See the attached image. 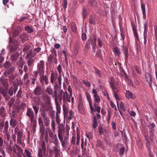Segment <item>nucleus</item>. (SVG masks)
Returning <instances> with one entry per match:
<instances>
[{
    "mask_svg": "<svg viewBox=\"0 0 157 157\" xmlns=\"http://www.w3.org/2000/svg\"><path fill=\"white\" fill-rule=\"evenodd\" d=\"M64 128L58 129V136L59 138L63 136L64 134Z\"/></svg>",
    "mask_w": 157,
    "mask_h": 157,
    "instance_id": "13d9d810",
    "label": "nucleus"
},
{
    "mask_svg": "<svg viewBox=\"0 0 157 157\" xmlns=\"http://www.w3.org/2000/svg\"><path fill=\"white\" fill-rule=\"evenodd\" d=\"M71 29L74 33H76L77 32V29L76 25L74 23H71Z\"/></svg>",
    "mask_w": 157,
    "mask_h": 157,
    "instance_id": "bf43d9fd",
    "label": "nucleus"
},
{
    "mask_svg": "<svg viewBox=\"0 0 157 157\" xmlns=\"http://www.w3.org/2000/svg\"><path fill=\"white\" fill-rule=\"evenodd\" d=\"M133 95L132 93L129 90L127 91L125 93L126 97L128 99L132 98Z\"/></svg>",
    "mask_w": 157,
    "mask_h": 157,
    "instance_id": "6e6d98bb",
    "label": "nucleus"
},
{
    "mask_svg": "<svg viewBox=\"0 0 157 157\" xmlns=\"http://www.w3.org/2000/svg\"><path fill=\"white\" fill-rule=\"evenodd\" d=\"M49 111V116L52 120L55 117V111L52 109V108Z\"/></svg>",
    "mask_w": 157,
    "mask_h": 157,
    "instance_id": "a18cd8bd",
    "label": "nucleus"
},
{
    "mask_svg": "<svg viewBox=\"0 0 157 157\" xmlns=\"http://www.w3.org/2000/svg\"><path fill=\"white\" fill-rule=\"evenodd\" d=\"M78 128H77V141L76 144L77 145H79L80 137V132L78 130Z\"/></svg>",
    "mask_w": 157,
    "mask_h": 157,
    "instance_id": "49530a36",
    "label": "nucleus"
},
{
    "mask_svg": "<svg viewBox=\"0 0 157 157\" xmlns=\"http://www.w3.org/2000/svg\"><path fill=\"white\" fill-rule=\"evenodd\" d=\"M28 59L27 61V63L28 66L30 68L33 67L34 64V60L32 58H27Z\"/></svg>",
    "mask_w": 157,
    "mask_h": 157,
    "instance_id": "c9c22d12",
    "label": "nucleus"
},
{
    "mask_svg": "<svg viewBox=\"0 0 157 157\" xmlns=\"http://www.w3.org/2000/svg\"><path fill=\"white\" fill-rule=\"evenodd\" d=\"M27 109L26 114L27 116L29 117L30 121L35 119L34 112L32 109L27 107Z\"/></svg>",
    "mask_w": 157,
    "mask_h": 157,
    "instance_id": "9b49d317",
    "label": "nucleus"
},
{
    "mask_svg": "<svg viewBox=\"0 0 157 157\" xmlns=\"http://www.w3.org/2000/svg\"><path fill=\"white\" fill-rule=\"evenodd\" d=\"M14 133L17 135V144L19 145H21L22 146L25 145L24 141L25 139V136L22 130H19L18 127H16L14 128Z\"/></svg>",
    "mask_w": 157,
    "mask_h": 157,
    "instance_id": "f257e3e1",
    "label": "nucleus"
},
{
    "mask_svg": "<svg viewBox=\"0 0 157 157\" xmlns=\"http://www.w3.org/2000/svg\"><path fill=\"white\" fill-rule=\"evenodd\" d=\"M143 136L145 138V140L146 141V144H147L148 143H149V142L148 140V133L147 131H144L143 132Z\"/></svg>",
    "mask_w": 157,
    "mask_h": 157,
    "instance_id": "a19ab883",
    "label": "nucleus"
},
{
    "mask_svg": "<svg viewBox=\"0 0 157 157\" xmlns=\"http://www.w3.org/2000/svg\"><path fill=\"white\" fill-rule=\"evenodd\" d=\"M9 40L8 48L10 52H13L15 51L17 49L20 43L17 40L13 39L10 36L9 37Z\"/></svg>",
    "mask_w": 157,
    "mask_h": 157,
    "instance_id": "f03ea898",
    "label": "nucleus"
},
{
    "mask_svg": "<svg viewBox=\"0 0 157 157\" xmlns=\"http://www.w3.org/2000/svg\"><path fill=\"white\" fill-rule=\"evenodd\" d=\"M48 75L44 74L39 75V80L40 83L42 86L48 85L49 83V81L48 78Z\"/></svg>",
    "mask_w": 157,
    "mask_h": 157,
    "instance_id": "6e6552de",
    "label": "nucleus"
},
{
    "mask_svg": "<svg viewBox=\"0 0 157 157\" xmlns=\"http://www.w3.org/2000/svg\"><path fill=\"white\" fill-rule=\"evenodd\" d=\"M31 122L32 124V129L34 132H36V119L30 121Z\"/></svg>",
    "mask_w": 157,
    "mask_h": 157,
    "instance_id": "c03bdc74",
    "label": "nucleus"
},
{
    "mask_svg": "<svg viewBox=\"0 0 157 157\" xmlns=\"http://www.w3.org/2000/svg\"><path fill=\"white\" fill-rule=\"evenodd\" d=\"M20 27H18V28L15 29L14 31L13 32L12 36L13 37H15L17 35H18L20 33Z\"/></svg>",
    "mask_w": 157,
    "mask_h": 157,
    "instance_id": "79ce46f5",
    "label": "nucleus"
},
{
    "mask_svg": "<svg viewBox=\"0 0 157 157\" xmlns=\"http://www.w3.org/2000/svg\"><path fill=\"white\" fill-rule=\"evenodd\" d=\"M82 13L83 19L85 18L87 14V8L84 6H82Z\"/></svg>",
    "mask_w": 157,
    "mask_h": 157,
    "instance_id": "58836bf2",
    "label": "nucleus"
},
{
    "mask_svg": "<svg viewBox=\"0 0 157 157\" xmlns=\"http://www.w3.org/2000/svg\"><path fill=\"white\" fill-rule=\"evenodd\" d=\"M113 51L115 56H117L120 57L121 54V52L119 48L117 47H114L113 49Z\"/></svg>",
    "mask_w": 157,
    "mask_h": 157,
    "instance_id": "2f4dec72",
    "label": "nucleus"
},
{
    "mask_svg": "<svg viewBox=\"0 0 157 157\" xmlns=\"http://www.w3.org/2000/svg\"><path fill=\"white\" fill-rule=\"evenodd\" d=\"M123 49L125 56V58L126 59L128 58V48L126 47L123 46Z\"/></svg>",
    "mask_w": 157,
    "mask_h": 157,
    "instance_id": "37998d69",
    "label": "nucleus"
},
{
    "mask_svg": "<svg viewBox=\"0 0 157 157\" xmlns=\"http://www.w3.org/2000/svg\"><path fill=\"white\" fill-rule=\"evenodd\" d=\"M20 55V54L17 52L12 53L10 57L11 61L13 62L17 61Z\"/></svg>",
    "mask_w": 157,
    "mask_h": 157,
    "instance_id": "a211bd4d",
    "label": "nucleus"
},
{
    "mask_svg": "<svg viewBox=\"0 0 157 157\" xmlns=\"http://www.w3.org/2000/svg\"><path fill=\"white\" fill-rule=\"evenodd\" d=\"M78 108V109L81 113H83L84 109L82 101L81 98L79 99Z\"/></svg>",
    "mask_w": 157,
    "mask_h": 157,
    "instance_id": "aec40b11",
    "label": "nucleus"
},
{
    "mask_svg": "<svg viewBox=\"0 0 157 157\" xmlns=\"http://www.w3.org/2000/svg\"><path fill=\"white\" fill-rule=\"evenodd\" d=\"M96 39L97 37L95 36H94L93 39L92 38L89 39L90 40V44H91L92 46L93 50L94 51V52H95V50L96 47Z\"/></svg>",
    "mask_w": 157,
    "mask_h": 157,
    "instance_id": "412c9836",
    "label": "nucleus"
},
{
    "mask_svg": "<svg viewBox=\"0 0 157 157\" xmlns=\"http://www.w3.org/2000/svg\"><path fill=\"white\" fill-rule=\"evenodd\" d=\"M93 122L94 123V124H93V128L94 129L96 128L97 126L98 121L95 116H94L93 117Z\"/></svg>",
    "mask_w": 157,
    "mask_h": 157,
    "instance_id": "4d7b16f0",
    "label": "nucleus"
},
{
    "mask_svg": "<svg viewBox=\"0 0 157 157\" xmlns=\"http://www.w3.org/2000/svg\"><path fill=\"white\" fill-rule=\"evenodd\" d=\"M23 66V62L21 61H18L16 65V66L17 67H20L22 68Z\"/></svg>",
    "mask_w": 157,
    "mask_h": 157,
    "instance_id": "680f3d73",
    "label": "nucleus"
},
{
    "mask_svg": "<svg viewBox=\"0 0 157 157\" xmlns=\"http://www.w3.org/2000/svg\"><path fill=\"white\" fill-rule=\"evenodd\" d=\"M58 74L55 73L53 72H52L50 76V82L52 84H54L56 80Z\"/></svg>",
    "mask_w": 157,
    "mask_h": 157,
    "instance_id": "4be33fe9",
    "label": "nucleus"
},
{
    "mask_svg": "<svg viewBox=\"0 0 157 157\" xmlns=\"http://www.w3.org/2000/svg\"><path fill=\"white\" fill-rule=\"evenodd\" d=\"M3 67L7 69V70L5 72V74H6V75L13 73L16 69V67H14L13 63L9 61L6 62L4 64Z\"/></svg>",
    "mask_w": 157,
    "mask_h": 157,
    "instance_id": "7ed1b4c3",
    "label": "nucleus"
},
{
    "mask_svg": "<svg viewBox=\"0 0 157 157\" xmlns=\"http://www.w3.org/2000/svg\"><path fill=\"white\" fill-rule=\"evenodd\" d=\"M20 38L22 41H25L27 40L29 38V36L26 33H24L20 35Z\"/></svg>",
    "mask_w": 157,
    "mask_h": 157,
    "instance_id": "72a5a7b5",
    "label": "nucleus"
},
{
    "mask_svg": "<svg viewBox=\"0 0 157 157\" xmlns=\"http://www.w3.org/2000/svg\"><path fill=\"white\" fill-rule=\"evenodd\" d=\"M79 48L74 47V49L73 51V55L75 56L78 54Z\"/></svg>",
    "mask_w": 157,
    "mask_h": 157,
    "instance_id": "774afa93",
    "label": "nucleus"
},
{
    "mask_svg": "<svg viewBox=\"0 0 157 157\" xmlns=\"http://www.w3.org/2000/svg\"><path fill=\"white\" fill-rule=\"evenodd\" d=\"M45 91L48 94L52 96L53 98L54 97L53 89L51 88L50 86L46 87Z\"/></svg>",
    "mask_w": 157,
    "mask_h": 157,
    "instance_id": "a878e982",
    "label": "nucleus"
},
{
    "mask_svg": "<svg viewBox=\"0 0 157 157\" xmlns=\"http://www.w3.org/2000/svg\"><path fill=\"white\" fill-rule=\"evenodd\" d=\"M145 78L149 86L151 87H152V80L151 75L149 73L146 72L145 74Z\"/></svg>",
    "mask_w": 157,
    "mask_h": 157,
    "instance_id": "ddd939ff",
    "label": "nucleus"
},
{
    "mask_svg": "<svg viewBox=\"0 0 157 157\" xmlns=\"http://www.w3.org/2000/svg\"><path fill=\"white\" fill-rule=\"evenodd\" d=\"M45 131V128L44 125L39 126V133L40 136H42Z\"/></svg>",
    "mask_w": 157,
    "mask_h": 157,
    "instance_id": "8fccbe9b",
    "label": "nucleus"
},
{
    "mask_svg": "<svg viewBox=\"0 0 157 157\" xmlns=\"http://www.w3.org/2000/svg\"><path fill=\"white\" fill-rule=\"evenodd\" d=\"M155 127V124L154 123H150L148 126L150 128L149 132H152L154 131V128Z\"/></svg>",
    "mask_w": 157,
    "mask_h": 157,
    "instance_id": "864d4df0",
    "label": "nucleus"
},
{
    "mask_svg": "<svg viewBox=\"0 0 157 157\" xmlns=\"http://www.w3.org/2000/svg\"><path fill=\"white\" fill-rule=\"evenodd\" d=\"M36 53H33L32 50H30L26 55L25 58H32L34 57L36 55Z\"/></svg>",
    "mask_w": 157,
    "mask_h": 157,
    "instance_id": "e433bc0d",
    "label": "nucleus"
},
{
    "mask_svg": "<svg viewBox=\"0 0 157 157\" xmlns=\"http://www.w3.org/2000/svg\"><path fill=\"white\" fill-rule=\"evenodd\" d=\"M88 5L91 7H95L97 5V2L95 0H88Z\"/></svg>",
    "mask_w": 157,
    "mask_h": 157,
    "instance_id": "f704fd0d",
    "label": "nucleus"
},
{
    "mask_svg": "<svg viewBox=\"0 0 157 157\" xmlns=\"http://www.w3.org/2000/svg\"><path fill=\"white\" fill-rule=\"evenodd\" d=\"M25 29L28 33H31L33 32V26H26L25 27Z\"/></svg>",
    "mask_w": 157,
    "mask_h": 157,
    "instance_id": "4c0bfd02",
    "label": "nucleus"
},
{
    "mask_svg": "<svg viewBox=\"0 0 157 157\" xmlns=\"http://www.w3.org/2000/svg\"><path fill=\"white\" fill-rule=\"evenodd\" d=\"M10 125L11 127L14 128L17 124L18 121L17 120L14 119L12 117H11L10 120Z\"/></svg>",
    "mask_w": 157,
    "mask_h": 157,
    "instance_id": "5701e85b",
    "label": "nucleus"
},
{
    "mask_svg": "<svg viewBox=\"0 0 157 157\" xmlns=\"http://www.w3.org/2000/svg\"><path fill=\"white\" fill-rule=\"evenodd\" d=\"M34 94L37 96L41 95L43 92L42 87L40 85H37L34 90Z\"/></svg>",
    "mask_w": 157,
    "mask_h": 157,
    "instance_id": "4468645a",
    "label": "nucleus"
},
{
    "mask_svg": "<svg viewBox=\"0 0 157 157\" xmlns=\"http://www.w3.org/2000/svg\"><path fill=\"white\" fill-rule=\"evenodd\" d=\"M141 8L142 11L143 18L145 19L146 17L145 5L144 4L141 3Z\"/></svg>",
    "mask_w": 157,
    "mask_h": 157,
    "instance_id": "09e8293b",
    "label": "nucleus"
},
{
    "mask_svg": "<svg viewBox=\"0 0 157 157\" xmlns=\"http://www.w3.org/2000/svg\"><path fill=\"white\" fill-rule=\"evenodd\" d=\"M30 48V46L28 44L25 45L23 49V52H26Z\"/></svg>",
    "mask_w": 157,
    "mask_h": 157,
    "instance_id": "338daca9",
    "label": "nucleus"
},
{
    "mask_svg": "<svg viewBox=\"0 0 157 157\" xmlns=\"http://www.w3.org/2000/svg\"><path fill=\"white\" fill-rule=\"evenodd\" d=\"M92 92L93 94V96L95 101L97 103H99L100 101V99L99 96L97 94V92L96 90L93 89Z\"/></svg>",
    "mask_w": 157,
    "mask_h": 157,
    "instance_id": "dca6fc26",
    "label": "nucleus"
},
{
    "mask_svg": "<svg viewBox=\"0 0 157 157\" xmlns=\"http://www.w3.org/2000/svg\"><path fill=\"white\" fill-rule=\"evenodd\" d=\"M17 89L18 88H17L16 89L15 87L11 86L10 87L8 91L7 90V93L10 96H13V93L14 94H16Z\"/></svg>",
    "mask_w": 157,
    "mask_h": 157,
    "instance_id": "6ab92c4d",
    "label": "nucleus"
},
{
    "mask_svg": "<svg viewBox=\"0 0 157 157\" xmlns=\"http://www.w3.org/2000/svg\"><path fill=\"white\" fill-rule=\"evenodd\" d=\"M53 131L50 128L47 127L43 135L40 136V139L42 140L44 139L45 141L48 142L49 140V136L50 137L52 138L53 137Z\"/></svg>",
    "mask_w": 157,
    "mask_h": 157,
    "instance_id": "20e7f679",
    "label": "nucleus"
},
{
    "mask_svg": "<svg viewBox=\"0 0 157 157\" xmlns=\"http://www.w3.org/2000/svg\"><path fill=\"white\" fill-rule=\"evenodd\" d=\"M52 109V106H48L44 104L41 105L40 109V112L41 116L42 117L47 115L46 112L49 111Z\"/></svg>",
    "mask_w": 157,
    "mask_h": 157,
    "instance_id": "39448f33",
    "label": "nucleus"
},
{
    "mask_svg": "<svg viewBox=\"0 0 157 157\" xmlns=\"http://www.w3.org/2000/svg\"><path fill=\"white\" fill-rule=\"evenodd\" d=\"M44 119V124L47 127H49V125L50 123V121L49 118L47 116V115L44 117H42Z\"/></svg>",
    "mask_w": 157,
    "mask_h": 157,
    "instance_id": "cd10ccee",
    "label": "nucleus"
},
{
    "mask_svg": "<svg viewBox=\"0 0 157 157\" xmlns=\"http://www.w3.org/2000/svg\"><path fill=\"white\" fill-rule=\"evenodd\" d=\"M70 97L69 95L66 91L65 92V93L63 95V102L64 104L67 103V102H70Z\"/></svg>",
    "mask_w": 157,
    "mask_h": 157,
    "instance_id": "f3484780",
    "label": "nucleus"
},
{
    "mask_svg": "<svg viewBox=\"0 0 157 157\" xmlns=\"http://www.w3.org/2000/svg\"><path fill=\"white\" fill-rule=\"evenodd\" d=\"M32 106L33 108L34 109V111L36 115H37L38 114V110L39 109V106L37 105H33Z\"/></svg>",
    "mask_w": 157,
    "mask_h": 157,
    "instance_id": "e2e57ef3",
    "label": "nucleus"
},
{
    "mask_svg": "<svg viewBox=\"0 0 157 157\" xmlns=\"http://www.w3.org/2000/svg\"><path fill=\"white\" fill-rule=\"evenodd\" d=\"M51 127L53 133L55 132V126H56V122L54 119L52 120L51 122Z\"/></svg>",
    "mask_w": 157,
    "mask_h": 157,
    "instance_id": "3c124183",
    "label": "nucleus"
},
{
    "mask_svg": "<svg viewBox=\"0 0 157 157\" xmlns=\"http://www.w3.org/2000/svg\"><path fill=\"white\" fill-rule=\"evenodd\" d=\"M58 82H55L54 86V89L58 90H60L61 88V80L62 77L61 76H59L57 78Z\"/></svg>",
    "mask_w": 157,
    "mask_h": 157,
    "instance_id": "f8f14e48",
    "label": "nucleus"
},
{
    "mask_svg": "<svg viewBox=\"0 0 157 157\" xmlns=\"http://www.w3.org/2000/svg\"><path fill=\"white\" fill-rule=\"evenodd\" d=\"M6 114V110L5 107L2 106L0 107V115L2 117H5Z\"/></svg>",
    "mask_w": 157,
    "mask_h": 157,
    "instance_id": "c756f323",
    "label": "nucleus"
},
{
    "mask_svg": "<svg viewBox=\"0 0 157 157\" xmlns=\"http://www.w3.org/2000/svg\"><path fill=\"white\" fill-rule=\"evenodd\" d=\"M90 40L88 39L84 47V51L85 53L88 52L89 49L90 48Z\"/></svg>",
    "mask_w": 157,
    "mask_h": 157,
    "instance_id": "7c9ffc66",
    "label": "nucleus"
},
{
    "mask_svg": "<svg viewBox=\"0 0 157 157\" xmlns=\"http://www.w3.org/2000/svg\"><path fill=\"white\" fill-rule=\"evenodd\" d=\"M10 83H12L13 86L15 87L16 88V89H17V88H18V85L19 84L18 78H17L15 79Z\"/></svg>",
    "mask_w": 157,
    "mask_h": 157,
    "instance_id": "de8ad7c7",
    "label": "nucleus"
},
{
    "mask_svg": "<svg viewBox=\"0 0 157 157\" xmlns=\"http://www.w3.org/2000/svg\"><path fill=\"white\" fill-rule=\"evenodd\" d=\"M56 56L52 54H51L48 58V61L50 63H55L57 64V59Z\"/></svg>",
    "mask_w": 157,
    "mask_h": 157,
    "instance_id": "2eb2a0df",
    "label": "nucleus"
},
{
    "mask_svg": "<svg viewBox=\"0 0 157 157\" xmlns=\"http://www.w3.org/2000/svg\"><path fill=\"white\" fill-rule=\"evenodd\" d=\"M63 110L64 117H67L68 114V108L65 106L64 105L63 106Z\"/></svg>",
    "mask_w": 157,
    "mask_h": 157,
    "instance_id": "603ef678",
    "label": "nucleus"
},
{
    "mask_svg": "<svg viewBox=\"0 0 157 157\" xmlns=\"http://www.w3.org/2000/svg\"><path fill=\"white\" fill-rule=\"evenodd\" d=\"M41 150L43 151L44 154L46 151V147L45 143L44 141L41 142Z\"/></svg>",
    "mask_w": 157,
    "mask_h": 157,
    "instance_id": "052dcab7",
    "label": "nucleus"
},
{
    "mask_svg": "<svg viewBox=\"0 0 157 157\" xmlns=\"http://www.w3.org/2000/svg\"><path fill=\"white\" fill-rule=\"evenodd\" d=\"M42 99L45 105L52 106L51 98L48 94H45L43 95L42 96Z\"/></svg>",
    "mask_w": 157,
    "mask_h": 157,
    "instance_id": "9d476101",
    "label": "nucleus"
},
{
    "mask_svg": "<svg viewBox=\"0 0 157 157\" xmlns=\"http://www.w3.org/2000/svg\"><path fill=\"white\" fill-rule=\"evenodd\" d=\"M69 116L68 117L69 120H71L74 117V113L72 110L69 111Z\"/></svg>",
    "mask_w": 157,
    "mask_h": 157,
    "instance_id": "69168bd1",
    "label": "nucleus"
},
{
    "mask_svg": "<svg viewBox=\"0 0 157 157\" xmlns=\"http://www.w3.org/2000/svg\"><path fill=\"white\" fill-rule=\"evenodd\" d=\"M9 126V122L7 120H6L5 122V124L4 126V129L3 131V133H5V132H8Z\"/></svg>",
    "mask_w": 157,
    "mask_h": 157,
    "instance_id": "ea45409f",
    "label": "nucleus"
},
{
    "mask_svg": "<svg viewBox=\"0 0 157 157\" xmlns=\"http://www.w3.org/2000/svg\"><path fill=\"white\" fill-rule=\"evenodd\" d=\"M5 75L6 77H9V81L10 82H12L15 79V78L17 76V75L16 74L13 73H11L8 75H6V74H5Z\"/></svg>",
    "mask_w": 157,
    "mask_h": 157,
    "instance_id": "393cba45",
    "label": "nucleus"
},
{
    "mask_svg": "<svg viewBox=\"0 0 157 157\" xmlns=\"http://www.w3.org/2000/svg\"><path fill=\"white\" fill-rule=\"evenodd\" d=\"M96 146L97 147H100L102 149L104 148V143L99 139H97L96 141Z\"/></svg>",
    "mask_w": 157,
    "mask_h": 157,
    "instance_id": "c85d7f7f",
    "label": "nucleus"
},
{
    "mask_svg": "<svg viewBox=\"0 0 157 157\" xmlns=\"http://www.w3.org/2000/svg\"><path fill=\"white\" fill-rule=\"evenodd\" d=\"M13 151L16 154L17 157H22L23 154V150L18 145L14 144L13 147Z\"/></svg>",
    "mask_w": 157,
    "mask_h": 157,
    "instance_id": "0eeeda50",
    "label": "nucleus"
},
{
    "mask_svg": "<svg viewBox=\"0 0 157 157\" xmlns=\"http://www.w3.org/2000/svg\"><path fill=\"white\" fill-rule=\"evenodd\" d=\"M85 94L87 100L89 102L90 108V109L92 110L93 106L92 104L91 99L90 97V95L89 93L87 92Z\"/></svg>",
    "mask_w": 157,
    "mask_h": 157,
    "instance_id": "473e14b6",
    "label": "nucleus"
},
{
    "mask_svg": "<svg viewBox=\"0 0 157 157\" xmlns=\"http://www.w3.org/2000/svg\"><path fill=\"white\" fill-rule=\"evenodd\" d=\"M15 100V99L14 97H12L10 99V100L8 101V105L10 109L12 107Z\"/></svg>",
    "mask_w": 157,
    "mask_h": 157,
    "instance_id": "5fc2aeb1",
    "label": "nucleus"
},
{
    "mask_svg": "<svg viewBox=\"0 0 157 157\" xmlns=\"http://www.w3.org/2000/svg\"><path fill=\"white\" fill-rule=\"evenodd\" d=\"M86 137L89 139H92L93 137V133L92 132H89L86 133Z\"/></svg>",
    "mask_w": 157,
    "mask_h": 157,
    "instance_id": "0e129e2a",
    "label": "nucleus"
},
{
    "mask_svg": "<svg viewBox=\"0 0 157 157\" xmlns=\"http://www.w3.org/2000/svg\"><path fill=\"white\" fill-rule=\"evenodd\" d=\"M59 138L62 144V146L63 147H65V145L67 144V140L68 139L67 137L65 136L63 140V136H62Z\"/></svg>",
    "mask_w": 157,
    "mask_h": 157,
    "instance_id": "b1692460",
    "label": "nucleus"
},
{
    "mask_svg": "<svg viewBox=\"0 0 157 157\" xmlns=\"http://www.w3.org/2000/svg\"><path fill=\"white\" fill-rule=\"evenodd\" d=\"M0 82L2 86H0V92L2 91V90H7L9 88V84L8 80L7 78H1L0 79Z\"/></svg>",
    "mask_w": 157,
    "mask_h": 157,
    "instance_id": "423d86ee",
    "label": "nucleus"
},
{
    "mask_svg": "<svg viewBox=\"0 0 157 157\" xmlns=\"http://www.w3.org/2000/svg\"><path fill=\"white\" fill-rule=\"evenodd\" d=\"M0 94L2 95L6 101L10 99V97L8 95L7 91H6V90H2V91L0 92Z\"/></svg>",
    "mask_w": 157,
    "mask_h": 157,
    "instance_id": "bb28decb",
    "label": "nucleus"
},
{
    "mask_svg": "<svg viewBox=\"0 0 157 157\" xmlns=\"http://www.w3.org/2000/svg\"><path fill=\"white\" fill-rule=\"evenodd\" d=\"M37 68L39 75L44 74V62L43 60H41L37 64Z\"/></svg>",
    "mask_w": 157,
    "mask_h": 157,
    "instance_id": "1a4fd4ad",
    "label": "nucleus"
}]
</instances>
